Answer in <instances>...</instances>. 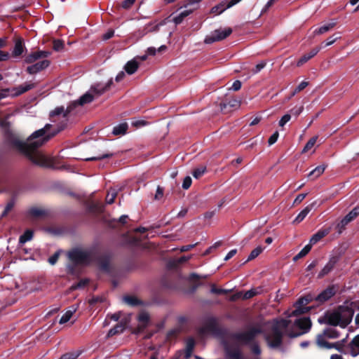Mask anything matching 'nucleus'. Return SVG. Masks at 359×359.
Returning a JSON list of instances; mask_svg holds the SVG:
<instances>
[{"mask_svg": "<svg viewBox=\"0 0 359 359\" xmlns=\"http://www.w3.org/2000/svg\"><path fill=\"white\" fill-rule=\"evenodd\" d=\"M236 252L237 250L236 249H233V250H230L227 255H226V257H224V260L225 261H227L229 260V259H231L232 257H233L236 254Z\"/></svg>", "mask_w": 359, "mask_h": 359, "instance_id": "obj_54", "label": "nucleus"}, {"mask_svg": "<svg viewBox=\"0 0 359 359\" xmlns=\"http://www.w3.org/2000/svg\"><path fill=\"white\" fill-rule=\"evenodd\" d=\"M337 22L334 20L321 26L320 27L318 28V29H316L313 32L314 34H323L327 32H328L329 30H330L331 29H332L335 25H336Z\"/></svg>", "mask_w": 359, "mask_h": 359, "instance_id": "obj_17", "label": "nucleus"}, {"mask_svg": "<svg viewBox=\"0 0 359 359\" xmlns=\"http://www.w3.org/2000/svg\"><path fill=\"white\" fill-rule=\"evenodd\" d=\"M49 55L48 52L46 51H38L35 53H32L27 55L25 58V62L27 63H33L40 58H45L48 57Z\"/></svg>", "mask_w": 359, "mask_h": 359, "instance_id": "obj_11", "label": "nucleus"}, {"mask_svg": "<svg viewBox=\"0 0 359 359\" xmlns=\"http://www.w3.org/2000/svg\"><path fill=\"white\" fill-rule=\"evenodd\" d=\"M338 334L334 329H327L324 330L323 333L317 336L316 342L319 347L328 349L330 343L326 341V339H335L338 337Z\"/></svg>", "mask_w": 359, "mask_h": 359, "instance_id": "obj_6", "label": "nucleus"}, {"mask_svg": "<svg viewBox=\"0 0 359 359\" xmlns=\"http://www.w3.org/2000/svg\"><path fill=\"white\" fill-rule=\"evenodd\" d=\"M320 50V47L315 48L312 49L309 53L304 55L301 58L297 61V65L300 67L303 65L305 62H306L309 60L314 57Z\"/></svg>", "mask_w": 359, "mask_h": 359, "instance_id": "obj_13", "label": "nucleus"}, {"mask_svg": "<svg viewBox=\"0 0 359 359\" xmlns=\"http://www.w3.org/2000/svg\"><path fill=\"white\" fill-rule=\"evenodd\" d=\"M205 167L201 166L194 170V171L193 172V175L196 179H198L205 173Z\"/></svg>", "mask_w": 359, "mask_h": 359, "instance_id": "obj_41", "label": "nucleus"}, {"mask_svg": "<svg viewBox=\"0 0 359 359\" xmlns=\"http://www.w3.org/2000/svg\"><path fill=\"white\" fill-rule=\"evenodd\" d=\"M306 194H299L295 200H294V203H300L302 202L306 197Z\"/></svg>", "mask_w": 359, "mask_h": 359, "instance_id": "obj_59", "label": "nucleus"}, {"mask_svg": "<svg viewBox=\"0 0 359 359\" xmlns=\"http://www.w3.org/2000/svg\"><path fill=\"white\" fill-rule=\"evenodd\" d=\"M339 38H340V36L339 34H334V35L330 36L325 42L324 46L327 47V46H330L332 45Z\"/></svg>", "mask_w": 359, "mask_h": 359, "instance_id": "obj_39", "label": "nucleus"}, {"mask_svg": "<svg viewBox=\"0 0 359 359\" xmlns=\"http://www.w3.org/2000/svg\"><path fill=\"white\" fill-rule=\"evenodd\" d=\"M57 259H58V255L57 253H55V255H53V256H51L49 259H48V262L51 264V265H53L55 264L57 261Z\"/></svg>", "mask_w": 359, "mask_h": 359, "instance_id": "obj_56", "label": "nucleus"}, {"mask_svg": "<svg viewBox=\"0 0 359 359\" xmlns=\"http://www.w3.org/2000/svg\"><path fill=\"white\" fill-rule=\"evenodd\" d=\"M289 323L287 320H280L273 324L271 334L266 337L268 345L271 348H277L280 345L283 332L287 333L291 337H295L306 333L311 326L309 318H302L294 321L293 330L289 331Z\"/></svg>", "mask_w": 359, "mask_h": 359, "instance_id": "obj_2", "label": "nucleus"}, {"mask_svg": "<svg viewBox=\"0 0 359 359\" xmlns=\"http://www.w3.org/2000/svg\"><path fill=\"white\" fill-rule=\"evenodd\" d=\"M123 329H124L123 326L118 325L116 326L115 327L111 329L109 331V332L107 334V337H109L113 336L117 333L121 332H123Z\"/></svg>", "mask_w": 359, "mask_h": 359, "instance_id": "obj_42", "label": "nucleus"}, {"mask_svg": "<svg viewBox=\"0 0 359 359\" xmlns=\"http://www.w3.org/2000/svg\"><path fill=\"white\" fill-rule=\"evenodd\" d=\"M353 316L352 309L347 306L340 307L337 311L327 313L326 320L330 325L345 327L351 323Z\"/></svg>", "mask_w": 359, "mask_h": 359, "instance_id": "obj_3", "label": "nucleus"}, {"mask_svg": "<svg viewBox=\"0 0 359 359\" xmlns=\"http://www.w3.org/2000/svg\"><path fill=\"white\" fill-rule=\"evenodd\" d=\"M344 344V340H342L341 341H337L335 343H332V344L330 343L328 349L335 348L337 351H339V352H343Z\"/></svg>", "mask_w": 359, "mask_h": 359, "instance_id": "obj_34", "label": "nucleus"}, {"mask_svg": "<svg viewBox=\"0 0 359 359\" xmlns=\"http://www.w3.org/2000/svg\"><path fill=\"white\" fill-rule=\"evenodd\" d=\"M232 32L230 27L216 29L205 38V43H212L216 41H222L229 36Z\"/></svg>", "mask_w": 359, "mask_h": 359, "instance_id": "obj_4", "label": "nucleus"}, {"mask_svg": "<svg viewBox=\"0 0 359 359\" xmlns=\"http://www.w3.org/2000/svg\"><path fill=\"white\" fill-rule=\"evenodd\" d=\"M138 67H139L138 62L135 59H133V60L128 61L126 64V65L124 67V69L127 74L130 75V74H134L137 71Z\"/></svg>", "mask_w": 359, "mask_h": 359, "instance_id": "obj_16", "label": "nucleus"}, {"mask_svg": "<svg viewBox=\"0 0 359 359\" xmlns=\"http://www.w3.org/2000/svg\"><path fill=\"white\" fill-rule=\"evenodd\" d=\"M317 202L314 201L302 210L293 221V224H299L304 219L307 215L314 208Z\"/></svg>", "mask_w": 359, "mask_h": 359, "instance_id": "obj_10", "label": "nucleus"}, {"mask_svg": "<svg viewBox=\"0 0 359 359\" xmlns=\"http://www.w3.org/2000/svg\"><path fill=\"white\" fill-rule=\"evenodd\" d=\"M124 76H125V73L123 72H119L117 74V76H116V81H120L121 80H122V79L124 77Z\"/></svg>", "mask_w": 359, "mask_h": 359, "instance_id": "obj_63", "label": "nucleus"}, {"mask_svg": "<svg viewBox=\"0 0 359 359\" xmlns=\"http://www.w3.org/2000/svg\"><path fill=\"white\" fill-rule=\"evenodd\" d=\"M63 47V43L61 41H55L54 43H53V48L55 50H60Z\"/></svg>", "mask_w": 359, "mask_h": 359, "instance_id": "obj_49", "label": "nucleus"}, {"mask_svg": "<svg viewBox=\"0 0 359 359\" xmlns=\"http://www.w3.org/2000/svg\"><path fill=\"white\" fill-rule=\"evenodd\" d=\"M69 258L76 264H85L89 261L90 253L84 249H74L69 252Z\"/></svg>", "mask_w": 359, "mask_h": 359, "instance_id": "obj_5", "label": "nucleus"}, {"mask_svg": "<svg viewBox=\"0 0 359 359\" xmlns=\"http://www.w3.org/2000/svg\"><path fill=\"white\" fill-rule=\"evenodd\" d=\"M325 169V168L324 165H319L313 170H311L308 175V177H310L311 180H315L320 177L324 172Z\"/></svg>", "mask_w": 359, "mask_h": 359, "instance_id": "obj_21", "label": "nucleus"}, {"mask_svg": "<svg viewBox=\"0 0 359 359\" xmlns=\"http://www.w3.org/2000/svg\"><path fill=\"white\" fill-rule=\"evenodd\" d=\"M114 32L113 30H108L104 35L103 39L107 40L114 36Z\"/></svg>", "mask_w": 359, "mask_h": 359, "instance_id": "obj_58", "label": "nucleus"}, {"mask_svg": "<svg viewBox=\"0 0 359 359\" xmlns=\"http://www.w3.org/2000/svg\"><path fill=\"white\" fill-rule=\"evenodd\" d=\"M13 208V203H8L6 206L4 208V210L3 211L1 216L4 217L6 216Z\"/></svg>", "mask_w": 359, "mask_h": 359, "instance_id": "obj_48", "label": "nucleus"}, {"mask_svg": "<svg viewBox=\"0 0 359 359\" xmlns=\"http://www.w3.org/2000/svg\"><path fill=\"white\" fill-rule=\"evenodd\" d=\"M318 137L315 136L311 138L304 147L302 152L313 154L316 149V144L317 142Z\"/></svg>", "mask_w": 359, "mask_h": 359, "instance_id": "obj_15", "label": "nucleus"}, {"mask_svg": "<svg viewBox=\"0 0 359 359\" xmlns=\"http://www.w3.org/2000/svg\"><path fill=\"white\" fill-rule=\"evenodd\" d=\"M23 50L24 46L22 41L20 40H18L15 42L12 54L14 57H18L23 53Z\"/></svg>", "mask_w": 359, "mask_h": 359, "instance_id": "obj_26", "label": "nucleus"}, {"mask_svg": "<svg viewBox=\"0 0 359 359\" xmlns=\"http://www.w3.org/2000/svg\"><path fill=\"white\" fill-rule=\"evenodd\" d=\"M9 57L8 53L0 50V61H4L8 60Z\"/></svg>", "mask_w": 359, "mask_h": 359, "instance_id": "obj_57", "label": "nucleus"}, {"mask_svg": "<svg viewBox=\"0 0 359 359\" xmlns=\"http://www.w3.org/2000/svg\"><path fill=\"white\" fill-rule=\"evenodd\" d=\"M68 112H69V109L65 110L63 107H57L54 110H53L50 113V116L52 118H53L55 116H65Z\"/></svg>", "mask_w": 359, "mask_h": 359, "instance_id": "obj_28", "label": "nucleus"}, {"mask_svg": "<svg viewBox=\"0 0 359 359\" xmlns=\"http://www.w3.org/2000/svg\"><path fill=\"white\" fill-rule=\"evenodd\" d=\"M111 156V154H105V155H103L102 156H95V157L88 158H86V161L100 160V159H102V158H104L110 157Z\"/></svg>", "mask_w": 359, "mask_h": 359, "instance_id": "obj_55", "label": "nucleus"}, {"mask_svg": "<svg viewBox=\"0 0 359 359\" xmlns=\"http://www.w3.org/2000/svg\"><path fill=\"white\" fill-rule=\"evenodd\" d=\"M308 86H309V82H307V81H302V82H301L298 85V86L294 90V91L291 94V96H290V98H291L292 97L294 96L297 93H299V92L302 91V90H304Z\"/></svg>", "mask_w": 359, "mask_h": 359, "instance_id": "obj_35", "label": "nucleus"}, {"mask_svg": "<svg viewBox=\"0 0 359 359\" xmlns=\"http://www.w3.org/2000/svg\"><path fill=\"white\" fill-rule=\"evenodd\" d=\"M135 0H126L122 4V7L123 8H130L134 3Z\"/></svg>", "mask_w": 359, "mask_h": 359, "instance_id": "obj_52", "label": "nucleus"}, {"mask_svg": "<svg viewBox=\"0 0 359 359\" xmlns=\"http://www.w3.org/2000/svg\"><path fill=\"white\" fill-rule=\"evenodd\" d=\"M303 111V107H299L298 108H294L291 110V111L296 116L299 115Z\"/></svg>", "mask_w": 359, "mask_h": 359, "instance_id": "obj_60", "label": "nucleus"}, {"mask_svg": "<svg viewBox=\"0 0 359 359\" xmlns=\"http://www.w3.org/2000/svg\"><path fill=\"white\" fill-rule=\"evenodd\" d=\"M349 353L353 357L359 355V334L356 335L349 344Z\"/></svg>", "mask_w": 359, "mask_h": 359, "instance_id": "obj_12", "label": "nucleus"}, {"mask_svg": "<svg viewBox=\"0 0 359 359\" xmlns=\"http://www.w3.org/2000/svg\"><path fill=\"white\" fill-rule=\"evenodd\" d=\"M229 8V7H227V3L224 1L220 2L217 5L211 8L210 13L218 15L221 13H222L225 10Z\"/></svg>", "mask_w": 359, "mask_h": 359, "instance_id": "obj_18", "label": "nucleus"}, {"mask_svg": "<svg viewBox=\"0 0 359 359\" xmlns=\"http://www.w3.org/2000/svg\"><path fill=\"white\" fill-rule=\"evenodd\" d=\"M241 88V82L240 81H235L231 86V89L233 90H238Z\"/></svg>", "mask_w": 359, "mask_h": 359, "instance_id": "obj_53", "label": "nucleus"}, {"mask_svg": "<svg viewBox=\"0 0 359 359\" xmlns=\"http://www.w3.org/2000/svg\"><path fill=\"white\" fill-rule=\"evenodd\" d=\"M265 67V63L264 62H260L259 64H257L255 69H253V73L254 74H257L259 72H260L264 67Z\"/></svg>", "mask_w": 359, "mask_h": 359, "instance_id": "obj_51", "label": "nucleus"}, {"mask_svg": "<svg viewBox=\"0 0 359 359\" xmlns=\"http://www.w3.org/2000/svg\"><path fill=\"white\" fill-rule=\"evenodd\" d=\"M241 0H231L229 2L227 3V7H232L234 5L237 4L238 3H239Z\"/></svg>", "mask_w": 359, "mask_h": 359, "instance_id": "obj_62", "label": "nucleus"}, {"mask_svg": "<svg viewBox=\"0 0 359 359\" xmlns=\"http://www.w3.org/2000/svg\"><path fill=\"white\" fill-rule=\"evenodd\" d=\"M163 25V23H156V22H153V23L149 24L147 25V27H146L147 31L145 33H147L149 32L157 31L159 29V27L161 26H162Z\"/></svg>", "mask_w": 359, "mask_h": 359, "instance_id": "obj_36", "label": "nucleus"}, {"mask_svg": "<svg viewBox=\"0 0 359 359\" xmlns=\"http://www.w3.org/2000/svg\"><path fill=\"white\" fill-rule=\"evenodd\" d=\"M257 293L258 292L256 290L251 289L243 294V299H248L252 298V297L255 296Z\"/></svg>", "mask_w": 359, "mask_h": 359, "instance_id": "obj_43", "label": "nucleus"}, {"mask_svg": "<svg viewBox=\"0 0 359 359\" xmlns=\"http://www.w3.org/2000/svg\"><path fill=\"white\" fill-rule=\"evenodd\" d=\"M311 247L310 245H306L297 255H295L293 258L294 262L297 261L299 259H301L306 256L309 251L311 250Z\"/></svg>", "mask_w": 359, "mask_h": 359, "instance_id": "obj_30", "label": "nucleus"}, {"mask_svg": "<svg viewBox=\"0 0 359 359\" xmlns=\"http://www.w3.org/2000/svg\"><path fill=\"white\" fill-rule=\"evenodd\" d=\"M79 356L77 353H68L64 354L60 359H76Z\"/></svg>", "mask_w": 359, "mask_h": 359, "instance_id": "obj_46", "label": "nucleus"}, {"mask_svg": "<svg viewBox=\"0 0 359 359\" xmlns=\"http://www.w3.org/2000/svg\"><path fill=\"white\" fill-rule=\"evenodd\" d=\"M264 250V248L261 246L257 247L255 249H254L250 254L248 260H252L255 258H256L259 255H260Z\"/></svg>", "mask_w": 359, "mask_h": 359, "instance_id": "obj_33", "label": "nucleus"}, {"mask_svg": "<svg viewBox=\"0 0 359 359\" xmlns=\"http://www.w3.org/2000/svg\"><path fill=\"white\" fill-rule=\"evenodd\" d=\"M76 311V309L67 310L60 318L59 323L64 324L68 322L72 317L74 313Z\"/></svg>", "mask_w": 359, "mask_h": 359, "instance_id": "obj_27", "label": "nucleus"}, {"mask_svg": "<svg viewBox=\"0 0 359 359\" xmlns=\"http://www.w3.org/2000/svg\"><path fill=\"white\" fill-rule=\"evenodd\" d=\"M112 83V81L109 80L104 84L97 83L93 86L90 90L95 97H98L107 90Z\"/></svg>", "mask_w": 359, "mask_h": 359, "instance_id": "obj_8", "label": "nucleus"}, {"mask_svg": "<svg viewBox=\"0 0 359 359\" xmlns=\"http://www.w3.org/2000/svg\"><path fill=\"white\" fill-rule=\"evenodd\" d=\"M121 313H116L110 316V318L114 320V321H117L121 318Z\"/></svg>", "mask_w": 359, "mask_h": 359, "instance_id": "obj_61", "label": "nucleus"}, {"mask_svg": "<svg viewBox=\"0 0 359 359\" xmlns=\"http://www.w3.org/2000/svg\"><path fill=\"white\" fill-rule=\"evenodd\" d=\"M193 10H184L182 11L180 13H179L178 15L172 18V21L175 22V24L178 25L181 23L184 18L188 16L192 13Z\"/></svg>", "mask_w": 359, "mask_h": 359, "instance_id": "obj_23", "label": "nucleus"}, {"mask_svg": "<svg viewBox=\"0 0 359 359\" xmlns=\"http://www.w3.org/2000/svg\"><path fill=\"white\" fill-rule=\"evenodd\" d=\"M278 132H275L269 139V144L271 146L272 144H273L278 140Z\"/></svg>", "mask_w": 359, "mask_h": 359, "instance_id": "obj_47", "label": "nucleus"}, {"mask_svg": "<svg viewBox=\"0 0 359 359\" xmlns=\"http://www.w3.org/2000/svg\"><path fill=\"white\" fill-rule=\"evenodd\" d=\"M116 196V191L115 190H110L106 197V202L108 204H111L114 203V199Z\"/></svg>", "mask_w": 359, "mask_h": 359, "instance_id": "obj_38", "label": "nucleus"}, {"mask_svg": "<svg viewBox=\"0 0 359 359\" xmlns=\"http://www.w3.org/2000/svg\"><path fill=\"white\" fill-rule=\"evenodd\" d=\"M334 267V263L333 262H329L327 263L324 268L322 269L320 273H319V276H323L326 274H327L330 271H332V269Z\"/></svg>", "mask_w": 359, "mask_h": 359, "instance_id": "obj_37", "label": "nucleus"}, {"mask_svg": "<svg viewBox=\"0 0 359 359\" xmlns=\"http://www.w3.org/2000/svg\"><path fill=\"white\" fill-rule=\"evenodd\" d=\"M128 129V124L126 123H121L113 128V134L115 135H123L126 133Z\"/></svg>", "mask_w": 359, "mask_h": 359, "instance_id": "obj_24", "label": "nucleus"}, {"mask_svg": "<svg viewBox=\"0 0 359 359\" xmlns=\"http://www.w3.org/2000/svg\"><path fill=\"white\" fill-rule=\"evenodd\" d=\"M194 347V341L192 339H189L187 341L186 348H185V358H189L192 353V351Z\"/></svg>", "mask_w": 359, "mask_h": 359, "instance_id": "obj_29", "label": "nucleus"}, {"mask_svg": "<svg viewBox=\"0 0 359 359\" xmlns=\"http://www.w3.org/2000/svg\"><path fill=\"white\" fill-rule=\"evenodd\" d=\"M49 65L50 62L48 60H43L39 62L34 64L33 65L29 66L27 70L29 74H34L46 69L49 66Z\"/></svg>", "mask_w": 359, "mask_h": 359, "instance_id": "obj_9", "label": "nucleus"}, {"mask_svg": "<svg viewBox=\"0 0 359 359\" xmlns=\"http://www.w3.org/2000/svg\"><path fill=\"white\" fill-rule=\"evenodd\" d=\"M33 238V232L31 230H27L25 233L20 236L19 243L21 245L25 244L27 241H29Z\"/></svg>", "mask_w": 359, "mask_h": 359, "instance_id": "obj_25", "label": "nucleus"}, {"mask_svg": "<svg viewBox=\"0 0 359 359\" xmlns=\"http://www.w3.org/2000/svg\"><path fill=\"white\" fill-rule=\"evenodd\" d=\"M257 332L258 331L257 330H252L249 332L245 333L242 336V340L247 342L251 340Z\"/></svg>", "mask_w": 359, "mask_h": 359, "instance_id": "obj_40", "label": "nucleus"}, {"mask_svg": "<svg viewBox=\"0 0 359 359\" xmlns=\"http://www.w3.org/2000/svg\"><path fill=\"white\" fill-rule=\"evenodd\" d=\"M50 125L46 124L43 128L39 129L33 133L25 142L22 141L19 137H14L11 143L14 147L29 156L30 160L39 165L47 166L48 165V158L41 152H32L36 148L42 146L55 133L48 132Z\"/></svg>", "mask_w": 359, "mask_h": 359, "instance_id": "obj_1", "label": "nucleus"}, {"mask_svg": "<svg viewBox=\"0 0 359 359\" xmlns=\"http://www.w3.org/2000/svg\"><path fill=\"white\" fill-rule=\"evenodd\" d=\"M94 97V95L92 93L90 90H89L87 93H86L83 95H82L78 101V103L81 105H83L87 103L91 102Z\"/></svg>", "mask_w": 359, "mask_h": 359, "instance_id": "obj_20", "label": "nucleus"}, {"mask_svg": "<svg viewBox=\"0 0 359 359\" xmlns=\"http://www.w3.org/2000/svg\"><path fill=\"white\" fill-rule=\"evenodd\" d=\"M359 215V206L354 208L350 211L340 222L338 224V227L344 229L349 222L353 221Z\"/></svg>", "mask_w": 359, "mask_h": 359, "instance_id": "obj_7", "label": "nucleus"}, {"mask_svg": "<svg viewBox=\"0 0 359 359\" xmlns=\"http://www.w3.org/2000/svg\"><path fill=\"white\" fill-rule=\"evenodd\" d=\"M149 323V316L146 312H142L138 316V330L144 329Z\"/></svg>", "mask_w": 359, "mask_h": 359, "instance_id": "obj_14", "label": "nucleus"}, {"mask_svg": "<svg viewBox=\"0 0 359 359\" xmlns=\"http://www.w3.org/2000/svg\"><path fill=\"white\" fill-rule=\"evenodd\" d=\"M191 178L189 176L186 177L184 179L183 183H182V188L184 189H187L190 187L191 184Z\"/></svg>", "mask_w": 359, "mask_h": 359, "instance_id": "obj_45", "label": "nucleus"}, {"mask_svg": "<svg viewBox=\"0 0 359 359\" xmlns=\"http://www.w3.org/2000/svg\"><path fill=\"white\" fill-rule=\"evenodd\" d=\"M123 301L128 305L135 306L138 304V300L135 297L126 296L123 298Z\"/></svg>", "mask_w": 359, "mask_h": 359, "instance_id": "obj_32", "label": "nucleus"}, {"mask_svg": "<svg viewBox=\"0 0 359 359\" xmlns=\"http://www.w3.org/2000/svg\"><path fill=\"white\" fill-rule=\"evenodd\" d=\"M167 49V47L165 45L161 46L158 49H156L154 47H149L147 48V53L149 55H154L156 52L161 53L165 51Z\"/></svg>", "mask_w": 359, "mask_h": 359, "instance_id": "obj_31", "label": "nucleus"}, {"mask_svg": "<svg viewBox=\"0 0 359 359\" xmlns=\"http://www.w3.org/2000/svg\"><path fill=\"white\" fill-rule=\"evenodd\" d=\"M163 189L158 187V188L156 189V193L155 194V199L160 200L163 197Z\"/></svg>", "mask_w": 359, "mask_h": 359, "instance_id": "obj_50", "label": "nucleus"}, {"mask_svg": "<svg viewBox=\"0 0 359 359\" xmlns=\"http://www.w3.org/2000/svg\"><path fill=\"white\" fill-rule=\"evenodd\" d=\"M334 294L332 289H327L321 292L317 297V300L320 302H323L328 300Z\"/></svg>", "mask_w": 359, "mask_h": 359, "instance_id": "obj_22", "label": "nucleus"}, {"mask_svg": "<svg viewBox=\"0 0 359 359\" xmlns=\"http://www.w3.org/2000/svg\"><path fill=\"white\" fill-rule=\"evenodd\" d=\"M328 233H329L328 229H324V230H320V231H318L316 233L313 235V236L311 238L309 245H310L311 246L312 245L316 244L321 238H323L324 236H325Z\"/></svg>", "mask_w": 359, "mask_h": 359, "instance_id": "obj_19", "label": "nucleus"}, {"mask_svg": "<svg viewBox=\"0 0 359 359\" xmlns=\"http://www.w3.org/2000/svg\"><path fill=\"white\" fill-rule=\"evenodd\" d=\"M291 118V116L288 114H285L279 121V126H284Z\"/></svg>", "mask_w": 359, "mask_h": 359, "instance_id": "obj_44", "label": "nucleus"}, {"mask_svg": "<svg viewBox=\"0 0 359 359\" xmlns=\"http://www.w3.org/2000/svg\"><path fill=\"white\" fill-rule=\"evenodd\" d=\"M330 359H344L341 355L333 354L330 356Z\"/></svg>", "mask_w": 359, "mask_h": 359, "instance_id": "obj_64", "label": "nucleus"}]
</instances>
